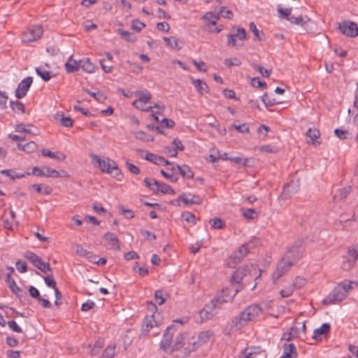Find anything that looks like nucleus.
<instances>
[{"label":"nucleus","instance_id":"44","mask_svg":"<svg viewBox=\"0 0 358 358\" xmlns=\"http://www.w3.org/2000/svg\"><path fill=\"white\" fill-rule=\"evenodd\" d=\"M33 127L32 124H16L15 127V130L16 132L18 133H25V134H34L31 129L30 127Z\"/></svg>","mask_w":358,"mask_h":358},{"label":"nucleus","instance_id":"14","mask_svg":"<svg viewBox=\"0 0 358 358\" xmlns=\"http://www.w3.org/2000/svg\"><path fill=\"white\" fill-rule=\"evenodd\" d=\"M159 325V323L155 320V315L154 314L146 315L143 322L141 335H146L152 328Z\"/></svg>","mask_w":358,"mask_h":358},{"label":"nucleus","instance_id":"39","mask_svg":"<svg viewBox=\"0 0 358 358\" xmlns=\"http://www.w3.org/2000/svg\"><path fill=\"white\" fill-rule=\"evenodd\" d=\"M34 266L44 273H48V272H50V273L52 272V269L50 267V264L48 262H43L41 259V258L39 259V261L37 262L36 265H35Z\"/></svg>","mask_w":358,"mask_h":358},{"label":"nucleus","instance_id":"23","mask_svg":"<svg viewBox=\"0 0 358 358\" xmlns=\"http://www.w3.org/2000/svg\"><path fill=\"white\" fill-rule=\"evenodd\" d=\"M331 329L330 324L329 323H323L320 327L316 329L313 331V338L317 340L321 339L322 336H327Z\"/></svg>","mask_w":358,"mask_h":358},{"label":"nucleus","instance_id":"22","mask_svg":"<svg viewBox=\"0 0 358 358\" xmlns=\"http://www.w3.org/2000/svg\"><path fill=\"white\" fill-rule=\"evenodd\" d=\"M297 355L296 347L293 343L285 344L283 355L280 358H296Z\"/></svg>","mask_w":358,"mask_h":358},{"label":"nucleus","instance_id":"33","mask_svg":"<svg viewBox=\"0 0 358 358\" xmlns=\"http://www.w3.org/2000/svg\"><path fill=\"white\" fill-rule=\"evenodd\" d=\"M37 144L34 141H30L25 144H17V148L20 150L27 152L28 153H31L35 152L37 150Z\"/></svg>","mask_w":358,"mask_h":358},{"label":"nucleus","instance_id":"18","mask_svg":"<svg viewBox=\"0 0 358 358\" xmlns=\"http://www.w3.org/2000/svg\"><path fill=\"white\" fill-rule=\"evenodd\" d=\"M299 190V185L294 180L290 181L285 185L281 194L283 199H287L291 197L294 194L296 193Z\"/></svg>","mask_w":358,"mask_h":358},{"label":"nucleus","instance_id":"36","mask_svg":"<svg viewBox=\"0 0 358 358\" xmlns=\"http://www.w3.org/2000/svg\"><path fill=\"white\" fill-rule=\"evenodd\" d=\"M117 33L120 36L127 42L134 43L136 41V37L131 32L124 31L122 29H117Z\"/></svg>","mask_w":358,"mask_h":358},{"label":"nucleus","instance_id":"10","mask_svg":"<svg viewBox=\"0 0 358 358\" xmlns=\"http://www.w3.org/2000/svg\"><path fill=\"white\" fill-rule=\"evenodd\" d=\"M247 38L245 29L241 27L236 28V32L234 34H229L227 35V45L229 47L234 48L235 46H241L243 44H239L237 39L239 41H244Z\"/></svg>","mask_w":358,"mask_h":358},{"label":"nucleus","instance_id":"6","mask_svg":"<svg viewBox=\"0 0 358 358\" xmlns=\"http://www.w3.org/2000/svg\"><path fill=\"white\" fill-rule=\"evenodd\" d=\"M303 252V241L302 240L296 241L294 244L288 248L284 257L289 259L294 264L301 257Z\"/></svg>","mask_w":358,"mask_h":358},{"label":"nucleus","instance_id":"24","mask_svg":"<svg viewBox=\"0 0 358 358\" xmlns=\"http://www.w3.org/2000/svg\"><path fill=\"white\" fill-rule=\"evenodd\" d=\"M80 60L77 61L73 59L72 56H71L64 65L66 71L68 73H73L78 71L80 68Z\"/></svg>","mask_w":358,"mask_h":358},{"label":"nucleus","instance_id":"54","mask_svg":"<svg viewBox=\"0 0 358 358\" xmlns=\"http://www.w3.org/2000/svg\"><path fill=\"white\" fill-rule=\"evenodd\" d=\"M350 192H351L350 187H345L343 189H341L338 191L339 194L334 195V199H339L341 200V199H345L349 195Z\"/></svg>","mask_w":358,"mask_h":358},{"label":"nucleus","instance_id":"31","mask_svg":"<svg viewBox=\"0 0 358 358\" xmlns=\"http://www.w3.org/2000/svg\"><path fill=\"white\" fill-rule=\"evenodd\" d=\"M192 84L196 88V90L201 94L209 92V88L207 84L200 79L192 80Z\"/></svg>","mask_w":358,"mask_h":358},{"label":"nucleus","instance_id":"57","mask_svg":"<svg viewBox=\"0 0 358 358\" xmlns=\"http://www.w3.org/2000/svg\"><path fill=\"white\" fill-rule=\"evenodd\" d=\"M262 101L266 107L272 106L279 103V102L276 101L275 99H271L270 97H268V96L266 93H265L262 96Z\"/></svg>","mask_w":358,"mask_h":358},{"label":"nucleus","instance_id":"4","mask_svg":"<svg viewBox=\"0 0 358 358\" xmlns=\"http://www.w3.org/2000/svg\"><path fill=\"white\" fill-rule=\"evenodd\" d=\"M90 157L93 163H96L100 170L108 174H111L115 178L120 180L122 177L121 170L118 168L117 163L109 157L101 159L99 155L91 153Z\"/></svg>","mask_w":358,"mask_h":358},{"label":"nucleus","instance_id":"20","mask_svg":"<svg viewBox=\"0 0 358 358\" xmlns=\"http://www.w3.org/2000/svg\"><path fill=\"white\" fill-rule=\"evenodd\" d=\"M103 238L112 249L115 250H119L120 249L119 240L117 236L114 234L107 232L103 235Z\"/></svg>","mask_w":358,"mask_h":358},{"label":"nucleus","instance_id":"16","mask_svg":"<svg viewBox=\"0 0 358 358\" xmlns=\"http://www.w3.org/2000/svg\"><path fill=\"white\" fill-rule=\"evenodd\" d=\"M176 201H182L185 205L201 204L202 199L198 195L191 193H182L178 197Z\"/></svg>","mask_w":358,"mask_h":358},{"label":"nucleus","instance_id":"50","mask_svg":"<svg viewBox=\"0 0 358 358\" xmlns=\"http://www.w3.org/2000/svg\"><path fill=\"white\" fill-rule=\"evenodd\" d=\"M115 345H108L104 350L102 358H113L115 355Z\"/></svg>","mask_w":358,"mask_h":358},{"label":"nucleus","instance_id":"19","mask_svg":"<svg viewBox=\"0 0 358 358\" xmlns=\"http://www.w3.org/2000/svg\"><path fill=\"white\" fill-rule=\"evenodd\" d=\"M145 159L159 166H168V164H171V162L164 157L150 152L147 153Z\"/></svg>","mask_w":358,"mask_h":358},{"label":"nucleus","instance_id":"21","mask_svg":"<svg viewBox=\"0 0 358 358\" xmlns=\"http://www.w3.org/2000/svg\"><path fill=\"white\" fill-rule=\"evenodd\" d=\"M200 347L198 339H196V336H192L191 338L187 337L185 346V355H189L192 351H194Z\"/></svg>","mask_w":358,"mask_h":358},{"label":"nucleus","instance_id":"28","mask_svg":"<svg viewBox=\"0 0 358 358\" xmlns=\"http://www.w3.org/2000/svg\"><path fill=\"white\" fill-rule=\"evenodd\" d=\"M80 68L85 72L92 73L95 71L96 66L92 64L89 58H84L83 59H80Z\"/></svg>","mask_w":358,"mask_h":358},{"label":"nucleus","instance_id":"11","mask_svg":"<svg viewBox=\"0 0 358 358\" xmlns=\"http://www.w3.org/2000/svg\"><path fill=\"white\" fill-rule=\"evenodd\" d=\"M33 83V78L31 76H28L24 78L17 85L15 90V95L17 99H22L24 97L29 91L31 84Z\"/></svg>","mask_w":358,"mask_h":358},{"label":"nucleus","instance_id":"59","mask_svg":"<svg viewBox=\"0 0 358 358\" xmlns=\"http://www.w3.org/2000/svg\"><path fill=\"white\" fill-rule=\"evenodd\" d=\"M334 134L338 138H340L341 140H345V139H348V138L349 131H347V130H343V129H339V128H336L334 130Z\"/></svg>","mask_w":358,"mask_h":358},{"label":"nucleus","instance_id":"30","mask_svg":"<svg viewBox=\"0 0 358 358\" xmlns=\"http://www.w3.org/2000/svg\"><path fill=\"white\" fill-rule=\"evenodd\" d=\"M0 173L2 175H4V176H8L12 180H15L17 178H22L25 177L26 176H29V173H27V172H26L24 173H16L15 171L13 169L1 170L0 171Z\"/></svg>","mask_w":358,"mask_h":358},{"label":"nucleus","instance_id":"13","mask_svg":"<svg viewBox=\"0 0 358 358\" xmlns=\"http://www.w3.org/2000/svg\"><path fill=\"white\" fill-rule=\"evenodd\" d=\"M32 174L37 176L53 178H59L60 176L59 171L46 166H43L42 168L34 167L32 169Z\"/></svg>","mask_w":358,"mask_h":358},{"label":"nucleus","instance_id":"49","mask_svg":"<svg viewBox=\"0 0 358 358\" xmlns=\"http://www.w3.org/2000/svg\"><path fill=\"white\" fill-rule=\"evenodd\" d=\"M224 159L227 160H229V161L235 163L236 164H241L243 167L248 166V158H242L240 157H225Z\"/></svg>","mask_w":358,"mask_h":358},{"label":"nucleus","instance_id":"15","mask_svg":"<svg viewBox=\"0 0 358 358\" xmlns=\"http://www.w3.org/2000/svg\"><path fill=\"white\" fill-rule=\"evenodd\" d=\"M217 313V310H216L214 303L210 301L200 310L199 315L202 320H208L211 319Z\"/></svg>","mask_w":358,"mask_h":358},{"label":"nucleus","instance_id":"9","mask_svg":"<svg viewBox=\"0 0 358 358\" xmlns=\"http://www.w3.org/2000/svg\"><path fill=\"white\" fill-rule=\"evenodd\" d=\"M345 292L337 285L323 300L324 305H331L343 301L345 298Z\"/></svg>","mask_w":358,"mask_h":358},{"label":"nucleus","instance_id":"56","mask_svg":"<svg viewBox=\"0 0 358 358\" xmlns=\"http://www.w3.org/2000/svg\"><path fill=\"white\" fill-rule=\"evenodd\" d=\"M356 261L357 260H354V259L348 256V259L342 263L341 268L345 271H349L354 266Z\"/></svg>","mask_w":358,"mask_h":358},{"label":"nucleus","instance_id":"62","mask_svg":"<svg viewBox=\"0 0 358 358\" xmlns=\"http://www.w3.org/2000/svg\"><path fill=\"white\" fill-rule=\"evenodd\" d=\"M145 27V24L137 19L134 20L131 24V29L137 32H140Z\"/></svg>","mask_w":358,"mask_h":358},{"label":"nucleus","instance_id":"55","mask_svg":"<svg viewBox=\"0 0 358 358\" xmlns=\"http://www.w3.org/2000/svg\"><path fill=\"white\" fill-rule=\"evenodd\" d=\"M182 217L188 223H191L192 224H196V216L189 212H183L182 213Z\"/></svg>","mask_w":358,"mask_h":358},{"label":"nucleus","instance_id":"38","mask_svg":"<svg viewBox=\"0 0 358 358\" xmlns=\"http://www.w3.org/2000/svg\"><path fill=\"white\" fill-rule=\"evenodd\" d=\"M211 336L212 333L210 331H205L200 332L199 335L196 336V339H198V343L201 346L203 344L206 343Z\"/></svg>","mask_w":358,"mask_h":358},{"label":"nucleus","instance_id":"61","mask_svg":"<svg viewBox=\"0 0 358 358\" xmlns=\"http://www.w3.org/2000/svg\"><path fill=\"white\" fill-rule=\"evenodd\" d=\"M252 68L255 70H257L262 74V76L266 77V78L269 77L271 72V70L264 69L263 66L258 65V64H253Z\"/></svg>","mask_w":358,"mask_h":358},{"label":"nucleus","instance_id":"53","mask_svg":"<svg viewBox=\"0 0 358 358\" xmlns=\"http://www.w3.org/2000/svg\"><path fill=\"white\" fill-rule=\"evenodd\" d=\"M292 8H284L280 5L277 6V10L278 13L287 20L290 18V14L292 13Z\"/></svg>","mask_w":358,"mask_h":358},{"label":"nucleus","instance_id":"12","mask_svg":"<svg viewBox=\"0 0 358 358\" xmlns=\"http://www.w3.org/2000/svg\"><path fill=\"white\" fill-rule=\"evenodd\" d=\"M341 32L348 37H356L358 36V27L356 23L352 22H343L339 25Z\"/></svg>","mask_w":358,"mask_h":358},{"label":"nucleus","instance_id":"26","mask_svg":"<svg viewBox=\"0 0 358 358\" xmlns=\"http://www.w3.org/2000/svg\"><path fill=\"white\" fill-rule=\"evenodd\" d=\"M306 136L310 138V143L315 146L320 144L317 140L320 136V131L316 128H309L306 133Z\"/></svg>","mask_w":358,"mask_h":358},{"label":"nucleus","instance_id":"63","mask_svg":"<svg viewBox=\"0 0 358 358\" xmlns=\"http://www.w3.org/2000/svg\"><path fill=\"white\" fill-rule=\"evenodd\" d=\"M251 85L254 87H258V88H266V83L265 82L261 81L260 78L259 77L253 78L251 80Z\"/></svg>","mask_w":358,"mask_h":358},{"label":"nucleus","instance_id":"17","mask_svg":"<svg viewBox=\"0 0 358 358\" xmlns=\"http://www.w3.org/2000/svg\"><path fill=\"white\" fill-rule=\"evenodd\" d=\"M224 290H222V294H219L215 296L212 300V303H214L215 308L217 312L223 308V305L226 303L231 302L232 298L235 296L234 294L233 296H224Z\"/></svg>","mask_w":358,"mask_h":358},{"label":"nucleus","instance_id":"34","mask_svg":"<svg viewBox=\"0 0 358 358\" xmlns=\"http://www.w3.org/2000/svg\"><path fill=\"white\" fill-rule=\"evenodd\" d=\"M157 192L156 194L161 192L162 194H175V191L171 188V187L164 182H158L157 185Z\"/></svg>","mask_w":358,"mask_h":358},{"label":"nucleus","instance_id":"42","mask_svg":"<svg viewBox=\"0 0 358 358\" xmlns=\"http://www.w3.org/2000/svg\"><path fill=\"white\" fill-rule=\"evenodd\" d=\"M164 40L166 41V45L168 46L171 47V48H174L178 50L181 49V46H180L178 44L179 40L178 38H176V37H173V36L170 37V38L164 37Z\"/></svg>","mask_w":358,"mask_h":358},{"label":"nucleus","instance_id":"41","mask_svg":"<svg viewBox=\"0 0 358 358\" xmlns=\"http://www.w3.org/2000/svg\"><path fill=\"white\" fill-rule=\"evenodd\" d=\"M252 350L253 351L250 352H247L246 349L244 350L241 355L239 356V358H257V355L261 352L260 348L253 347Z\"/></svg>","mask_w":358,"mask_h":358},{"label":"nucleus","instance_id":"29","mask_svg":"<svg viewBox=\"0 0 358 358\" xmlns=\"http://www.w3.org/2000/svg\"><path fill=\"white\" fill-rule=\"evenodd\" d=\"M176 167L181 176L187 178H193L194 173L189 166L186 164H183L182 166L176 164Z\"/></svg>","mask_w":358,"mask_h":358},{"label":"nucleus","instance_id":"48","mask_svg":"<svg viewBox=\"0 0 358 358\" xmlns=\"http://www.w3.org/2000/svg\"><path fill=\"white\" fill-rule=\"evenodd\" d=\"M296 287V283H292V285L280 290V294L283 298L289 297L293 294Z\"/></svg>","mask_w":358,"mask_h":358},{"label":"nucleus","instance_id":"64","mask_svg":"<svg viewBox=\"0 0 358 358\" xmlns=\"http://www.w3.org/2000/svg\"><path fill=\"white\" fill-rule=\"evenodd\" d=\"M43 279H44L45 283L46 284V285L48 287H51L52 289H55V287H57V284H56L55 280L52 278V273H50V275L45 276L43 278Z\"/></svg>","mask_w":358,"mask_h":358},{"label":"nucleus","instance_id":"1","mask_svg":"<svg viewBox=\"0 0 358 358\" xmlns=\"http://www.w3.org/2000/svg\"><path fill=\"white\" fill-rule=\"evenodd\" d=\"M187 321V320H185V321H183V320H174L173 324L166 328L163 335V338L160 343V348L164 352L172 353L173 351H178L182 348L185 349V341L188 336V334L186 332L179 334L176 337L173 345H171V343L173 334L177 330V325L181 327Z\"/></svg>","mask_w":358,"mask_h":358},{"label":"nucleus","instance_id":"52","mask_svg":"<svg viewBox=\"0 0 358 358\" xmlns=\"http://www.w3.org/2000/svg\"><path fill=\"white\" fill-rule=\"evenodd\" d=\"M354 284H355V282L352 281H343L339 283L338 285V287H341V290L345 292V296H347L348 292L353 289Z\"/></svg>","mask_w":358,"mask_h":358},{"label":"nucleus","instance_id":"27","mask_svg":"<svg viewBox=\"0 0 358 358\" xmlns=\"http://www.w3.org/2000/svg\"><path fill=\"white\" fill-rule=\"evenodd\" d=\"M136 94L138 96V99L135 100L132 105L137 108V106H139L138 103H146L148 102L152 97V95L150 92H143L142 91H137Z\"/></svg>","mask_w":358,"mask_h":358},{"label":"nucleus","instance_id":"51","mask_svg":"<svg viewBox=\"0 0 358 358\" xmlns=\"http://www.w3.org/2000/svg\"><path fill=\"white\" fill-rule=\"evenodd\" d=\"M288 21L292 24H301L303 26V24H306L308 21H309V18L307 16H306L305 18L302 17L301 16H291L290 18L288 19Z\"/></svg>","mask_w":358,"mask_h":358},{"label":"nucleus","instance_id":"2","mask_svg":"<svg viewBox=\"0 0 358 358\" xmlns=\"http://www.w3.org/2000/svg\"><path fill=\"white\" fill-rule=\"evenodd\" d=\"M262 271L253 264L246 265L243 267L238 268L231 275V281L232 283L237 284L235 289L234 295L241 291L243 286L241 284L244 277L248 275L254 277L255 283L252 287L254 289L258 283V280L261 279Z\"/></svg>","mask_w":358,"mask_h":358},{"label":"nucleus","instance_id":"46","mask_svg":"<svg viewBox=\"0 0 358 358\" xmlns=\"http://www.w3.org/2000/svg\"><path fill=\"white\" fill-rule=\"evenodd\" d=\"M10 105L14 112L20 113H24V105L22 102L10 101Z\"/></svg>","mask_w":358,"mask_h":358},{"label":"nucleus","instance_id":"35","mask_svg":"<svg viewBox=\"0 0 358 358\" xmlns=\"http://www.w3.org/2000/svg\"><path fill=\"white\" fill-rule=\"evenodd\" d=\"M35 71H36V74L39 77H41L43 81L47 82V81L50 80L51 79V78L52 77L50 71L44 69L42 67H36Z\"/></svg>","mask_w":358,"mask_h":358},{"label":"nucleus","instance_id":"47","mask_svg":"<svg viewBox=\"0 0 358 358\" xmlns=\"http://www.w3.org/2000/svg\"><path fill=\"white\" fill-rule=\"evenodd\" d=\"M201 19L208 20V24L215 25L217 23V20L219 19V15H215L213 12L206 13Z\"/></svg>","mask_w":358,"mask_h":358},{"label":"nucleus","instance_id":"37","mask_svg":"<svg viewBox=\"0 0 358 358\" xmlns=\"http://www.w3.org/2000/svg\"><path fill=\"white\" fill-rule=\"evenodd\" d=\"M215 10L217 11V15H219V17L221 16L223 18L231 19L234 16L233 13L229 10H227L224 6L215 7Z\"/></svg>","mask_w":358,"mask_h":358},{"label":"nucleus","instance_id":"8","mask_svg":"<svg viewBox=\"0 0 358 358\" xmlns=\"http://www.w3.org/2000/svg\"><path fill=\"white\" fill-rule=\"evenodd\" d=\"M43 33V27L41 25H34L24 31L22 35L23 43H29L39 39Z\"/></svg>","mask_w":358,"mask_h":358},{"label":"nucleus","instance_id":"40","mask_svg":"<svg viewBox=\"0 0 358 358\" xmlns=\"http://www.w3.org/2000/svg\"><path fill=\"white\" fill-rule=\"evenodd\" d=\"M7 285L12 292H13L17 297L20 298L22 296L24 292L22 289L17 285L15 280L8 282Z\"/></svg>","mask_w":358,"mask_h":358},{"label":"nucleus","instance_id":"43","mask_svg":"<svg viewBox=\"0 0 358 358\" xmlns=\"http://www.w3.org/2000/svg\"><path fill=\"white\" fill-rule=\"evenodd\" d=\"M143 182H145V185L147 187H148L150 190H152L154 193H157V185L158 181L155 179H150V178H145L143 180Z\"/></svg>","mask_w":358,"mask_h":358},{"label":"nucleus","instance_id":"25","mask_svg":"<svg viewBox=\"0 0 358 358\" xmlns=\"http://www.w3.org/2000/svg\"><path fill=\"white\" fill-rule=\"evenodd\" d=\"M54 118L59 121L61 125L66 127H71L73 124V119L69 116H66L64 113H57L54 115Z\"/></svg>","mask_w":358,"mask_h":358},{"label":"nucleus","instance_id":"45","mask_svg":"<svg viewBox=\"0 0 358 358\" xmlns=\"http://www.w3.org/2000/svg\"><path fill=\"white\" fill-rule=\"evenodd\" d=\"M24 257L27 259L34 266L36 265L37 262L41 259L39 256H38L36 254L31 251H27L24 255Z\"/></svg>","mask_w":358,"mask_h":358},{"label":"nucleus","instance_id":"5","mask_svg":"<svg viewBox=\"0 0 358 358\" xmlns=\"http://www.w3.org/2000/svg\"><path fill=\"white\" fill-rule=\"evenodd\" d=\"M254 241H249L245 243L238 249L234 251L227 260V265L229 267L234 268L236 264H239L241 260L245 257L250 251L251 249L255 247Z\"/></svg>","mask_w":358,"mask_h":358},{"label":"nucleus","instance_id":"7","mask_svg":"<svg viewBox=\"0 0 358 358\" xmlns=\"http://www.w3.org/2000/svg\"><path fill=\"white\" fill-rule=\"evenodd\" d=\"M294 264L285 257H282L277 265L275 271L272 275L273 282L275 284L277 281L285 274Z\"/></svg>","mask_w":358,"mask_h":358},{"label":"nucleus","instance_id":"58","mask_svg":"<svg viewBox=\"0 0 358 358\" xmlns=\"http://www.w3.org/2000/svg\"><path fill=\"white\" fill-rule=\"evenodd\" d=\"M134 136L136 138L144 141H152L153 138L149 135H147L145 132L143 131H138L134 133Z\"/></svg>","mask_w":358,"mask_h":358},{"label":"nucleus","instance_id":"60","mask_svg":"<svg viewBox=\"0 0 358 358\" xmlns=\"http://www.w3.org/2000/svg\"><path fill=\"white\" fill-rule=\"evenodd\" d=\"M224 64L226 66L230 68L233 66H240L241 62L238 58L234 57L225 59L224 60Z\"/></svg>","mask_w":358,"mask_h":358},{"label":"nucleus","instance_id":"3","mask_svg":"<svg viewBox=\"0 0 358 358\" xmlns=\"http://www.w3.org/2000/svg\"><path fill=\"white\" fill-rule=\"evenodd\" d=\"M262 313L260 306L255 303L246 307L237 316L231 320V327L233 329L240 330L250 321L254 320Z\"/></svg>","mask_w":358,"mask_h":358},{"label":"nucleus","instance_id":"32","mask_svg":"<svg viewBox=\"0 0 358 358\" xmlns=\"http://www.w3.org/2000/svg\"><path fill=\"white\" fill-rule=\"evenodd\" d=\"M168 298H169V294L164 289H157L155 292V301L159 306L164 303Z\"/></svg>","mask_w":358,"mask_h":358}]
</instances>
